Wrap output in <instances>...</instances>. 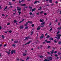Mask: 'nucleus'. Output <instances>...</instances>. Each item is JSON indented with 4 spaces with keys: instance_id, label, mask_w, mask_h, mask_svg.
Listing matches in <instances>:
<instances>
[{
    "instance_id": "nucleus-1",
    "label": "nucleus",
    "mask_w": 61,
    "mask_h": 61,
    "mask_svg": "<svg viewBox=\"0 0 61 61\" xmlns=\"http://www.w3.org/2000/svg\"><path fill=\"white\" fill-rule=\"evenodd\" d=\"M47 59H49V60H50L51 61H52V57L49 56V57H47Z\"/></svg>"
},
{
    "instance_id": "nucleus-2",
    "label": "nucleus",
    "mask_w": 61,
    "mask_h": 61,
    "mask_svg": "<svg viewBox=\"0 0 61 61\" xmlns=\"http://www.w3.org/2000/svg\"><path fill=\"white\" fill-rule=\"evenodd\" d=\"M17 11H21V8L18 7L17 8Z\"/></svg>"
},
{
    "instance_id": "nucleus-3",
    "label": "nucleus",
    "mask_w": 61,
    "mask_h": 61,
    "mask_svg": "<svg viewBox=\"0 0 61 61\" xmlns=\"http://www.w3.org/2000/svg\"><path fill=\"white\" fill-rule=\"evenodd\" d=\"M11 54H13V53H15V50H13L11 51Z\"/></svg>"
},
{
    "instance_id": "nucleus-4",
    "label": "nucleus",
    "mask_w": 61,
    "mask_h": 61,
    "mask_svg": "<svg viewBox=\"0 0 61 61\" xmlns=\"http://www.w3.org/2000/svg\"><path fill=\"white\" fill-rule=\"evenodd\" d=\"M45 42H46L47 43H51V41H47V40H46L45 41Z\"/></svg>"
},
{
    "instance_id": "nucleus-5",
    "label": "nucleus",
    "mask_w": 61,
    "mask_h": 61,
    "mask_svg": "<svg viewBox=\"0 0 61 61\" xmlns=\"http://www.w3.org/2000/svg\"><path fill=\"white\" fill-rule=\"evenodd\" d=\"M32 42V41H29L28 42L26 43V44H25V45H26L27 44H30L31 43V42Z\"/></svg>"
},
{
    "instance_id": "nucleus-6",
    "label": "nucleus",
    "mask_w": 61,
    "mask_h": 61,
    "mask_svg": "<svg viewBox=\"0 0 61 61\" xmlns=\"http://www.w3.org/2000/svg\"><path fill=\"white\" fill-rule=\"evenodd\" d=\"M36 10V8H34V9H33L32 10V12H33V11H35V10Z\"/></svg>"
},
{
    "instance_id": "nucleus-7",
    "label": "nucleus",
    "mask_w": 61,
    "mask_h": 61,
    "mask_svg": "<svg viewBox=\"0 0 61 61\" xmlns=\"http://www.w3.org/2000/svg\"><path fill=\"white\" fill-rule=\"evenodd\" d=\"M26 5V4H21V6H25V5Z\"/></svg>"
},
{
    "instance_id": "nucleus-8",
    "label": "nucleus",
    "mask_w": 61,
    "mask_h": 61,
    "mask_svg": "<svg viewBox=\"0 0 61 61\" xmlns=\"http://www.w3.org/2000/svg\"><path fill=\"white\" fill-rule=\"evenodd\" d=\"M19 27L20 29H23V26L22 25Z\"/></svg>"
},
{
    "instance_id": "nucleus-9",
    "label": "nucleus",
    "mask_w": 61,
    "mask_h": 61,
    "mask_svg": "<svg viewBox=\"0 0 61 61\" xmlns=\"http://www.w3.org/2000/svg\"><path fill=\"white\" fill-rule=\"evenodd\" d=\"M44 21V20L41 19L40 20V22H43Z\"/></svg>"
},
{
    "instance_id": "nucleus-10",
    "label": "nucleus",
    "mask_w": 61,
    "mask_h": 61,
    "mask_svg": "<svg viewBox=\"0 0 61 61\" xmlns=\"http://www.w3.org/2000/svg\"><path fill=\"white\" fill-rule=\"evenodd\" d=\"M26 24H25L24 25L25 26H27V24H28V22H26Z\"/></svg>"
},
{
    "instance_id": "nucleus-11",
    "label": "nucleus",
    "mask_w": 61,
    "mask_h": 61,
    "mask_svg": "<svg viewBox=\"0 0 61 61\" xmlns=\"http://www.w3.org/2000/svg\"><path fill=\"white\" fill-rule=\"evenodd\" d=\"M54 51V50H52V51H51V54H53Z\"/></svg>"
},
{
    "instance_id": "nucleus-12",
    "label": "nucleus",
    "mask_w": 61,
    "mask_h": 61,
    "mask_svg": "<svg viewBox=\"0 0 61 61\" xmlns=\"http://www.w3.org/2000/svg\"><path fill=\"white\" fill-rule=\"evenodd\" d=\"M60 34H58L56 35V36L58 37H59L60 36Z\"/></svg>"
},
{
    "instance_id": "nucleus-13",
    "label": "nucleus",
    "mask_w": 61,
    "mask_h": 61,
    "mask_svg": "<svg viewBox=\"0 0 61 61\" xmlns=\"http://www.w3.org/2000/svg\"><path fill=\"white\" fill-rule=\"evenodd\" d=\"M38 27H38L37 28V30H39V29H40V26H39Z\"/></svg>"
},
{
    "instance_id": "nucleus-14",
    "label": "nucleus",
    "mask_w": 61,
    "mask_h": 61,
    "mask_svg": "<svg viewBox=\"0 0 61 61\" xmlns=\"http://www.w3.org/2000/svg\"><path fill=\"white\" fill-rule=\"evenodd\" d=\"M50 60H47L46 59H45L44 61H49Z\"/></svg>"
},
{
    "instance_id": "nucleus-15",
    "label": "nucleus",
    "mask_w": 61,
    "mask_h": 61,
    "mask_svg": "<svg viewBox=\"0 0 61 61\" xmlns=\"http://www.w3.org/2000/svg\"><path fill=\"white\" fill-rule=\"evenodd\" d=\"M28 23H30V24H32L33 22L32 21H28Z\"/></svg>"
},
{
    "instance_id": "nucleus-16",
    "label": "nucleus",
    "mask_w": 61,
    "mask_h": 61,
    "mask_svg": "<svg viewBox=\"0 0 61 61\" xmlns=\"http://www.w3.org/2000/svg\"><path fill=\"white\" fill-rule=\"evenodd\" d=\"M54 39L53 38H52V37H51L50 39V40H53Z\"/></svg>"
},
{
    "instance_id": "nucleus-17",
    "label": "nucleus",
    "mask_w": 61,
    "mask_h": 61,
    "mask_svg": "<svg viewBox=\"0 0 61 61\" xmlns=\"http://www.w3.org/2000/svg\"><path fill=\"white\" fill-rule=\"evenodd\" d=\"M29 59H30V57H28L26 60V61H28L27 60Z\"/></svg>"
},
{
    "instance_id": "nucleus-18",
    "label": "nucleus",
    "mask_w": 61,
    "mask_h": 61,
    "mask_svg": "<svg viewBox=\"0 0 61 61\" xmlns=\"http://www.w3.org/2000/svg\"><path fill=\"white\" fill-rule=\"evenodd\" d=\"M49 37H50V36L49 35H47V36L46 37V38L47 39L48 38H49Z\"/></svg>"
},
{
    "instance_id": "nucleus-19",
    "label": "nucleus",
    "mask_w": 61,
    "mask_h": 61,
    "mask_svg": "<svg viewBox=\"0 0 61 61\" xmlns=\"http://www.w3.org/2000/svg\"><path fill=\"white\" fill-rule=\"evenodd\" d=\"M49 3H52V0H49Z\"/></svg>"
},
{
    "instance_id": "nucleus-20",
    "label": "nucleus",
    "mask_w": 61,
    "mask_h": 61,
    "mask_svg": "<svg viewBox=\"0 0 61 61\" xmlns=\"http://www.w3.org/2000/svg\"><path fill=\"white\" fill-rule=\"evenodd\" d=\"M18 41H14V43H15V44H16V43H18Z\"/></svg>"
},
{
    "instance_id": "nucleus-21",
    "label": "nucleus",
    "mask_w": 61,
    "mask_h": 61,
    "mask_svg": "<svg viewBox=\"0 0 61 61\" xmlns=\"http://www.w3.org/2000/svg\"><path fill=\"white\" fill-rule=\"evenodd\" d=\"M58 44H61V41H59V42L58 41Z\"/></svg>"
},
{
    "instance_id": "nucleus-22",
    "label": "nucleus",
    "mask_w": 61,
    "mask_h": 61,
    "mask_svg": "<svg viewBox=\"0 0 61 61\" xmlns=\"http://www.w3.org/2000/svg\"><path fill=\"white\" fill-rule=\"evenodd\" d=\"M18 13L19 14V15H20V14H21V11H18Z\"/></svg>"
},
{
    "instance_id": "nucleus-23",
    "label": "nucleus",
    "mask_w": 61,
    "mask_h": 61,
    "mask_svg": "<svg viewBox=\"0 0 61 61\" xmlns=\"http://www.w3.org/2000/svg\"><path fill=\"white\" fill-rule=\"evenodd\" d=\"M40 39H42V38H44V36H41L40 37Z\"/></svg>"
},
{
    "instance_id": "nucleus-24",
    "label": "nucleus",
    "mask_w": 61,
    "mask_h": 61,
    "mask_svg": "<svg viewBox=\"0 0 61 61\" xmlns=\"http://www.w3.org/2000/svg\"><path fill=\"white\" fill-rule=\"evenodd\" d=\"M7 8V6H6L5 7L4 9V11H5V9H6Z\"/></svg>"
},
{
    "instance_id": "nucleus-25",
    "label": "nucleus",
    "mask_w": 61,
    "mask_h": 61,
    "mask_svg": "<svg viewBox=\"0 0 61 61\" xmlns=\"http://www.w3.org/2000/svg\"><path fill=\"white\" fill-rule=\"evenodd\" d=\"M57 29H59V30H60V29H61V26L59 28V27Z\"/></svg>"
},
{
    "instance_id": "nucleus-26",
    "label": "nucleus",
    "mask_w": 61,
    "mask_h": 61,
    "mask_svg": "<svg viewBox=\"0 0 61 61\" xmlns=\"http://www.w3.org/2000/svg\"><path fill=\"white\" fill-rule=\"evenodd\" d=\"M58 55H60L61 54V53L60 52H59L58 53Z\"/></svg>"
},
{
    "instance_id": "nucleus-27",
    "label": "nucleus",
    "mask_w": 61,
    "mask_h": 61,
    "mask_svg": "<svg viewBox=\"0 0 61 61\" xmlns=\"http://www.w3.org/2000/svg\"><path fill=\"white\" fill-rule=\"evenodd\" d=\"M15 44H14L12 45V46H15Z\"/></svg>"
},
{
    "instance_id": "nucleus-28",
    "label": "nucleus",
    "mask_w": 61,
    "mask_h": 61,
    "mask_svg": "<svg viewBox=\"0 0 61 61\" xmlns=\"http://www.w3.org/2000/svg\"><path fill=\"white\" fill-rule=\"evenodd\" d=\"M23 55L24 56H26V54L23 53Z\"/></svg>"
},
{
    "instance_id": "nucleus-29",
    "label": "nucleus",
    "mask_w": 61,
    "mask_h": 61,
    "mask_svg": "<svg viewBox=\"0 0 61 61\" xmlns=\"http://www.w3.org/2000/svg\"><path fill=\"white\" fill-rule=\"evenodd\" d=\"M28 27H26L25 28V29H28Z\"/></svg>"
},
{
    "instance_id": "nucleus-30",
    "label": "nucleus",
    "mask_w": 61,
    "mask_h": 61,
    "mask_svg": "<svg viewBox=\"0 0 61 61\" xmlns=\"http://www.w3.org/2000/svg\"><path fill=\"white\" fill-rule=\"evenodd\" d=\"M2 37L3 38V39H4L5 38V37L4 36V35H3L2 36Z\"/></svg>"
},
{
    "instance_id": "nucleus-31",
    "label": "nucleus",
    "mask_w": 61,
    "mask_h": 61,
    "mask_svg": "<svg viewBox=\"0 0 61 61\" xmlns=\"http://www.w3.org/2000/svg\"><path fill=\"white\" fill-rule=\"evenodd\" d=\"M54 56L56 57H57V56H58V55H57V54H55L54 55Z\"/></svg>"
},
{
    "instance_id": "nucleus-32",
    "label": "nucleus",
    "mask_w": 61,
    "mask_h": 61,
    "mask_svg": "<svg viewBox=\"0 0 61 61\" xmlns=\"http://www.w3.org/2000/svg\"><path fill=\"white\" fill-rule=\"evenodd\" d=\"M9 3H9L8 5H12V4L11 3V2H10Z\"/></svg>"
},
{
    "instance_id": "nucleus-33",
    "label": "nucleus",
    "mask_w": 61,
    "mask_h": 61,
    "mask_svg": "<svg viewBox=\"0 0 61 61\" xmlns=\"http://www.w3.org/2000/svg\"><path fill=\"white\" fill-rule=\"evenodd\" d=\"M31 26L32 27H34V26H35V25H34V24H32L31 25Z\"/></svg>"
},
{
    "instance_id": "nucleus-34",
    "label": "nucleus",
    "mask_w": 61,
    "mask_h": 61,
    "mask_svg": "<svg viewBox=\"0 0 61 61\" xmlns=\"http://www.w3.org/2000/svg\"><path fill=\"white\" fill-rule=\"evenodd\" d=\"M30 15H32V13L30 12L29 13Z\"/></svg>"
},
{
    "instance_id": "nucleus-35",
    "label": "nucleus",
    "mask_w": 61,
    "mask_h": 61,
    "mask_svg": "<svg viewBox=\"0 0 61 61\" xmlns=\"http://www.w3.org/2000/svg\"><path fill=\"white\" fill-rule=\"evenodd\" d=\"M40 57L41 58H43V56H40Z\"/></svg>"
},
{
    "instance_id": "nucleus-36",
    "label": "nucleus",
    "mask_w": 61,
    "mask_h": 61,
    "mask_svg": "<svg viewBox=\"0 0 61 61\" xmlns=\"http://www.w3.org/2000/svg\"><path fill=\"white\" fill-rule=\"evenodd\" d=\"M22 2V0L19 1V4H21V2Z\"/></svg>"
},
{
    "instance_id": "nucleus-37",
    "label": "nucleus",
    "mask_w": 61,
    "mask_h": 61,
    "mask_svg": "<svg viewBox=\"0 0 61 61\" xmlns=\"http://www.w3.org/2000/svg\"><path fill=\"white\" fill-rule=\"evenodd\" d=\"M14 22L15 23H16V20H14Z\"/></svg>"
},
{
    "instance_id": "nucleus-38",
    "label": "nucleus",
    "mask_w": 61,
    "mask_h": 61,
    "mask_svg": "<svg viewBox=\"0 0 61 61\" xmlns=\"http://www.w3.org/2000/svg\"><path fill=\"white\" fill-rule=\"evenodd\" d=\"M45 24H44V23L43 22L41 23V25H45Z\"/></svg>"
},
{
    "instance_id": "nucleus-39",
    "label": "nucleus",
    "mask_w": 61,
    "mask_h": 61,
    "mask_svg": "<svg viewBox=\"0 0 61 61\" xmlns=\"http://www.w3.org/2000/svg\"><path fill=\"white\" fill-rule=\"evenodd\" d=\"M47 53H48V55H50V54H51V53H50L48 52H47Z\"/></svg>"
},
{
    "instance_id": "nucleus-40",
    "label": "nucleus",
    "mask_w": 61,
    "mask_h": 61,
    "mask_svg": "<svg viewBox=\"0 0 61 61\" xmlns=\"http://www.w3.org/2000/svg\"><path fill=\"white\" fill-rule=\"evenodd\" d=\"M43 11H42L41 12L40 14H43Z\"/></svg>"
},
{
    "instance_id": "nucleus-41",
    "label": "nucleus",
    "mask_w": 61,
    "mask_h": 61,
    "mask_svg": "<svg viewBox=\"0 0 61 61\" xmlns=\"http://www.w3.org/2000/svg\"><path fill=\"white\" fill-rule=\"evenodd\" d=\"M58 38H57V40H58L59 39H60V37H58Z\"/></svg>"
},
{
    "instance_id": "nucleus-42",
    "label": "nucleus",
    "mask_w": 61,
    "mask_h": 61,
    "mask_svg": "<svg viewBox=\"0 0 61 61\" xmlns=\"http://www.w3.org/2000/svg\"><path fill=\"white\" fill-rule=\"evenodd\" d=\"M36 3H37V1H36L34 3V4H36Z\"/></svg>"
},
{
    "instance_id": "nucleus-43",
    "label": "nucleus",
    "mask_w": 61,
    "mask_h": 61,
    "mask_svg": "<svg viewBox=\"0 0 61 61\" xmlns=\"http://www.w3.org/2000/svg\"><path fill=\"white\" fill-rule=\"evenodd\" d=\"M44 15H47V14H46V13H44Z\"/></svg>"
},
{
    "instance_id": "nucleus-44",
    "label": "nucleus",
    "mask_w": 61,
    "mask_h": 61,
    "mask_svg": "<svg viewBox=\"0 0 61 61\" xmlns=\"http://www.w3.org/2000/svg\"><path fill=\"white\" fill-rule=\"evenodd\" d=\"M24 7L25 8H26V9L28 8V7H25V6Z\"/></svg>"
},
{
    "instance_id": "nucleus-45",
    "label": "nucleus",
    "mask_w": 61,
    "mask_h": 61,
    "mask_svg": "<svg viewBox=\"0 0 61 61\" xmlns=\"http://www.w3.org/2000/svg\"><path fill=\"white\" fill-rule=\"evenodd\" d=\"M47 35H48V34L47 33H46L45 34V36H47Z\"/></svg>"
},
{
    "instance_id": "nucleus-46",
    "label": "nucleus",
    "mask_w": 61,
    "mask_h": 61,
    "mask_svg": "<svg viewBox=\"0 0 61 61\" xmlns=\"http://www.w3.org/2000/svg\"><path fill=\"white\" fill-rule=\"evenodd\" d=\"M55 22H56V23L57 22V19H56V20H55Z\"/></svg>"
},
{
    "instance_id": "nucleus-47",
    "label": "nucleus",
    "mask_w": 61,
    "mask_h": 61,
    "mask_svg": "<svg viewBox=\"0 0 61 61\" xmlns=\"http://www.w3.org/2000/svg\"><path fill=\"white\" fill-rule=\"evenodd\" d=\"M36 14L37 15H39V12L37 13Z\"/></svg>"
},
{
    "instance_id": "nucleus-48",
    "label": "nucleus",
    "mask_w": 61,
    "mask_h": 61,
    "mask_svg": "<svg viewBox=\"0 0 61 61\" xmlns=\"http://www.w3.org/2000/svg\"><path fill=\"white\" fill-rule=\"evenodd\" d=\"M21 1L22 2H24L25 1V0H22Z\"/></svg>"
},
{
    "instance_id": "nucleus-49",
    "label": "nucleus",
    "mask_w": 61,
    "mask_h": 61,
    "mask_svg": "<svg viewBox=\"0 0 61 61\" xmlns=\"http://www.w3.org/2000/svg\"><path fill=\"white\" fill-rule=\"evenodd\" d=\"M2 15L3 16H5V15H4V14H3Z\"/></svg>"
},
{
    "instance_id": "nucleus-50",
    "label": "nucleus",
    "mask_w": 61,
    "mask_h": 61,
    "mask_svg": "<svg viewBox=\"0 0 61 61\" xmlns=\"http://www.w3.org/2000/svg\"><path fill=\"white\" fill-rule=\"evenodd\" d=\"M25 38L26 39V40H28V37H25Z\"/></svg>"
},
{
    "instance_id": "nucleus-51",
    "label": "nucleus",
    "mask_w": 61,
    "mask_h": 61,
    "mask_svg": "<svg viewBox=\"0 0 61 61\" xmlns=\"http://www.w3.org/2000/svg\"><path fill=\"white\" fill-rule=\"evenodd\" d=\"M60 33V31H59L57 33V34H59V33Z\"/></svg>"
},
{
    "instance_id": "nucleus-52",
    "label": "nucleus",
    "mask_w": 61,
    "mask_h": 61,
    "mask_svg": "<svg viewBox=\"0 0 61 61\" xmlns=\"http://www.w3.org/2000/svg\"><path fill=\"white\" fill-rule=\"evenodd\" d=\"M38 40H37V42H36L35 43L36 44H37V43L38 42Z\"/></svg>"
},
{
    "instance_id": "nucleus-53",
    "label": "nucleus",
    "mask_w": 61,
    "mask_h": 61,
    "mask_svg": "<svg viewBox=\"0 0 61 61\" xmlns=\"http://www.w3.org/2000/svg\"><path fill=\"white\" fill-rule=\"evenodd\" d=\"M9 33H12V31L10 30Z\"/></svg>"
},
{
    "instance_id": "nucleus-54",
    "label": "nucleus",
    "mask_w": 61,
    "mask_h": 61,
    "mask_svg": "<svg viewBox=\"0 0 61 61\" xmlns=\"http://www.w3.org/2000/svg\"><path fill=\"white\" fill-rule=\"evenodd\" d=\"M54 53L55 54H56V53H57V51H55V52H54Z\"/></svg>"
},
{
    "instance_id": "nucleus-55",
    "label": "nucleus",
    "mask_w": 61,
    "mask_h": 61,
    "mask_svg": "<svg viewBox=\"0 0 61 61\" xmlns=\"http://www.w3.org/2000/svg\"><path fill=\"white\" fill-rule=\"evenodd\" d=\"M7 53H8V55H9V54H10V52H8Z\"/></svg>"
},
{
    "instance_id": "nucleus-56",
    "label": "nucleus",
    "mask_w": 61,
    "mask_h": 61,
    "mask_svg": "<svg viewBox=\"0 0 61 61\" xmlns=\"http://www.w3.org/2000/svg\"><path fill=\"white\" fill-rule=\"evenodd\" d=\"M12 7H13V6H11L9 7L10 8H12Z\"/></svg>"
},
{
    "instance_id": "nucleus-57",
    "label": "nucleus",
    "mask_w": 61,
    "mask_h": 61,
    "mask_svg": "<svg viewBox=\"0 0 61 61\" xmlns=\"http://www.w3.org/2000/svg\"><path fill=\"white\" fill-rule=\"evenodd\" d=\"M54 43H57V41L56 40H54Z\"/></svg>"
},
{
    "instance_id": "nucleus-58",
    "label": "nucleus",
    "mask_w": 61,
    "mask_h": 61,
    "mask_svg": "<svg viewBox=\"0 0 61 61\" xmlns=\"http://www.w3.org/2000/svg\"><path fill=\"white\" fill-rule=\"evenodd\" d=\"M15 14H16L15 12V13L14 12V13L13 14V15H15Z\"/></svg>"
},
{
    "instance_id": "nucleus-59",
    "label": "nucleus",
    "mask_w": 61,
    "mask_h": 61,
    "mask_svg": "<svg viewBox=\"0 0 61 61\" xmlns=\"http://www.w3.org/2000/svg\"><path fill=\"white\" fill-rule=\"evenodd\" d=\"M52 30V28H51V29L50 30H49V31H50V32L51 31V30Z\"/></svg>"
},
{
    "instance_id": "nucleus-60",
    "label": "nucleus",
    "mask_w": 61,
    "mask_h": 61,
    "mask_svg": "<svg viewBox=\"0 0 61 61\" xmlns=\"http://www.w3.org/2000/svg\"><path fill=\"white\" fill-rule=\"evenodd\" d=\"M60 12H61V10H58V12H60Z\"/></svg>"
},
{
    "instance_id": "nucleus-61",
    "label": "nucleus",
    "mask_w": 61,
    "mask_h": 61,
    "mask_svg": "<svg viewBox=\"0 0 61 61\" xmlns=\"http://www.w3.org/2000/svg\"><path fill=\"white\" fill-rule=\"evenodd\" d=\"M50 47V46H49L48 47V48H49Z\"/></svg>"
},
{
    "instance_id": "nucleus-62",
    "label": "nucleus",
    "mask_w": 61,
    "mask_h": 61,
    "mask_svg": "<svg viewBox=\"0 0 61 61\" xmlns=\"http://www.w3.org/2000/svg\"><path fill=\"white\" fill-rule=\"evenodd\" d=\"M2 46V45L1 44L0 45V47H1V46Z\"/></svg>"
},
{
    "instance_id": "nucleus-63",
    "label": "nucleus",
    "mask_w": 61,
    "mask_h": 61,
    "mask_svg": "<svg viewBox=\"0 0 61 61\" xmlns=\"http://www.w3.org/2000/svg\"><path fill=\"white\" fill-rule=\"evenodd\" d=\"M6 46H7V45L5 44L4 46V47Z\"/></svg>"
},
{
    "instance_id": "nucleus-64",
    "label": "nucleus",
    "mask_w": 61,
    "mask_h": 61,
    "mask_svg": "<svg viewBox=\"0 0 61 61\" xmlns=\"http://www.w3.org/2000/svg\"><path fill=\"white\" fill-rule=\"evenodd\" d=\"M7 25H10V23H7Z\"/></svg>"
}]
</instances>
